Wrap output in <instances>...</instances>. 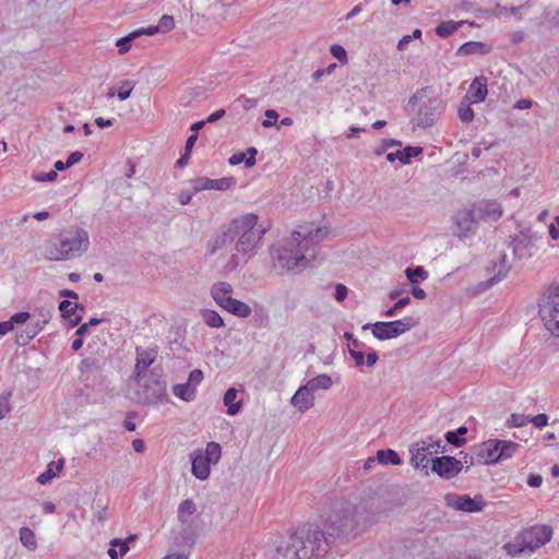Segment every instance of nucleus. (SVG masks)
Instances as JSON below:
<instances>
[{"mask_svg":"<svg viewBox=\"0 0 559 559\" xmlns=\"http://www.w3.org/2000/svg\"><path fill=\"white\" fill-rule=\"evenodd\" d=\"M326 234L328 231L320 227L300 226L288 238L272 246V258L281 270L287 272L304 270L316 259V246Z\"/></svg>","mask_w":559,"mask_h":559,"instance_id":"obj_1","label":"nucleus"},{"mask_svg":"<svg viewBox=\"0 0 559 559\" xmlns=\"http://www.w3.org/2000/svg\"><path fill=\"white\" fill-rule=\"evenodd\" d=\"M331 538L318 525L302 524L288 540L276 548L280 559H318L330 548Z\"/></svg>","mask_w":559,"mask_h":559,"instance_id":"obj_2","label":"nucleus"},{"mask_svg":"<svg viewBox=\"0 0 559 559\" xmlns=\"http://www.w3.org/2000/svg\"><path fill=\"white\" fill-rule=\"evenodd\" d=\"M258 215L247 214L234 219L235 239L234 253L230 254L225 269L235 270L253 257L261 245L266 229L258 225Z\"/></svg>","mask_w":559,"mask_h":559,"instance_id":"obj_3","label":"nucleus"},{"mask_svg":"<svg viewBox=\"0 0 559 559\" xmlns=\"http://www.w3.org/2000/svg\"><path fill=\"white\" fill-rule=\"evenodd\" d=\"M88 233L80 227L62 229L44 246V257L49 261H67L81 257L88 248Z\"/></svg>","mask_w":559,"mask_h":559,"instance_id":"obj_4","label":"nucleus"},{"mask_svg":"<svg viewBox=\"0 0 559 559\" xmlns=\"http://www.w3.org/2000/svg\"><path fill=\"white\" fill-rule=\"evenodd\" d=\"M366 521L362 506L342 501L335 504L325 524V531L331 539L350 538L358 534Z\"/></svg>","mask_w":559,"mask_h":559,"instance_id":"obj_5","label":"nucleus"},{"mask_svg":"<svg viewBox=\"0 0 559 559\" xmlns=\"http://www.w3.org/2000/svg\"><path fill=\"white\" fill-rule=\"evenodd\" d=\"M430 86L418 90L408 100L407 106L417 110L416 124L420 128H428L436 123L444 109V103L438 95H430Z\"/></svg>","mask_w":559,"mask_h":559,"instance_id":"obj_6","label":"nucleus"},{"mask_svg":"<svg viewBox=\"0 0 559 559\" xmlns=\"http://www.w3.org/2000/svg\"><path fill=\"white\" fill-rule=\"evenodd\" d=\"M222 454V448L217 442L211 441L205 449H197L190 454L191 473L200 479L205 480L211 473V465L216 464Z\"/></svg>","mask_w":559,"mask_h":559,"instance_id":"obj_7","label":"nucleus"},{"mask_svg":"<svg viewBox=\"0 0 559 559\" xmlns=\"http://www.w3.org/2000/svg\"><path fill=\"white\" fill-rule=\"evenodd\" d=\"M539 316L545 328L559 337V284L549 286L539 302Z\"/></svg>","mask_w":559,"mask_h":559,"instance_id":"obj_8","label":"nucleus"},{"mask_svg":"<svg viewBox=\"0 0 559 559\" xmlns=\"http://www.w3.org/2000/svg\"><path fill=\"white\" fill-rule=\"evenodd\" d=\"M144 378L143 394L145 403L158 404L167 402V382L163 377L162 370L153 368Z\"/></svg>","mask_w":559,"mask_h":559,"instance_id":"obj_9","label":"nucleus"},{"mask_svg":"<svg viewBox=\"0 0 559 559\" xmlns=\"http://www.w3.org/2000/svg\"><path fill=\"white\" fill-rule=\"evenodd\" d=\"M80 380L86 388L96 389L104 382L103 361L95 356L85 357L79 365Z\"/></svg>","mask_w":559,"mask_h":559,"instance_id":"obj_10","label":"nucleus"},{"mask_svg":"<svg viewBox=\"0 0 559 559\" xmlns=\"http://www.w3.org/2000/svg\"><path fill=\"white\" fill-rule=\"evenodd\" d=\"M444 500L448 507L468 513L479 512L486 506L481 495L472 498L468 495L447 493Z\"/></svg>","mask_w":559,"mask_h":559,"instance_id":"obj_11","label":"nucleus"},{"mask_svg":"<svg viewBox=\"0 0 559 559\" xmlns=\"http://www.w3.org/2000/svg\"><path fill=\"white\" fill-rule=\"evenodd\" d=\"M520 535L527 546V554H531L550 540L552 530L547 525H535L524 530Z\"/></svg>","mask_w":559,"mask_h":559,"instance_id":"obj_12","label":"nucleus"},{"mask_svg":"<svg viewBox=\"0 0 559 559\" xmlns=\"http://www.w3.org/2000/svg\"><path fill=\"white\" fill-rule=\"evenodd\" d=\"M463 468V462L451 455L437 456L431 460V471L439 477L451 479Z\"/></svg>","mask_w":559,"mask_h":559,"instance_id":"obj_13","label":"nucleus"},{"mask_svg":"<svg viewBox=\"0 0 559 559\" xmlns=\"http://www.w3.org/2000/svg\"><path fill=\"white\" fill-rule=\"evenodd\" d=\"M454 221L459 229L457 235L463 238L476 233L479 216L475 207L462 209L455 214Z\"/></svg>","mask_w":559,"mask_h":559,"instance_id":"obj_14","label":"nucleus"},{"mask_svg":"<svg viewBox=\"0 0 559 559\" xmlns=\"http://www.w3.org/2000/svg\"><path fill=\"white\" fill-rule=\"evenodd\" d=\"M136 362L133 369L132 378L140 382L145 376L146 370L154 364L157 358V347L143 348L141 346L135 347Z\"/></svg>","mask_w":559,"mask_h":559,"instance_id":"obj_15","label":"nucleus"},{"mask_svg":"<svg viewBox=\"0 0 559 559\" xmlns=\"http://www.w3.org/2000/svg\"><path fill=\"white\" fill-rule=\"evenodd\" d=\"M538 238L539 237L536 234L531 233L530 229L521 231L519 235L512 237L510 246L513 249L514 257L519 260L530 258L532 255V248Z\"/></svg>","mask_w":559,"mask_h":559,"instance_id":"obj_16","label":"nucleus"},{"mask_svg":"<svg viewBox=\"0 0 559 559\" xmlns=\"http://www.w3.org/2000/svg\"><path fill=\"white\" fill-rule=\"evenodd\" d=\"M236 242L235 239V229H234V219L229 223V225L222 230L221 234L216 235L215 238L211 239L207 242V252L210 254H216L219 251L228 250L234 251V245Z\"/></svg>","mask_w":559,"mask_h":559,"instance_id":"obj_17","label":"nucleus"},{"mask_svg":"<svg viewBox=\"0 0 559 559\" xmlns=\"http://www.w3.org/2000/svg\"><path fill=\"white\" fill-rule=\"evenodd\" d=\"M236 185L234 177H224L221 179H210L206 177H200L192 181V189L194 192L202 190H218L226 191Z\"/></svg>","mask_w":559,"mask_h":559,"instance_id":"obj_18","label":"nucleus"},{"mask_svg":"<svg viewBox=\"0 0 559 559\" xmlns=\"http://www.w3.org/2000/svg\"><path fill=\"white\" fill-rule=\"evenodd\" d=\"M432 443L424 440L413 443L409 448L411 464L415 468H426L428 464V456L432 454Z\"/></svg>","mask_w":559,"mask_h":559,"instance_id":"obj_19","label":"nucleus"},{"mask_svg":"<svg viewBox=\"0 0 559 559\" xmlns=\"http://www.w3.org/2000/svg\"><path fill=\"white\" fill-rule=\"evenodd\" d=\"M500 447V439H490L481 443L477 453L476 460L480 464H497L499 460H496Z\"/></svg>","mask_w":559,"mask_h":559,"instance_id":"obj_20","label":"nucleus"},{"mask_svg":"<svg viewBox=\"0 0 559 559\" xmlns=\"http://www.w3.org/2000/svg\"><path fill=\"white\" fill-rule=\"evenodd\" d=\"M24 325L25 328L19 330L15 334V343L19 346L27 345L46 326L43 322H40L37 319H29Z\"/></svg>","mask_w":559,"mask_h":559,"instance_id":"obj_21","label":"nucleus"},{"mask_svg":"<svg viewBox=\"0 0 559 559\" xmlns=\"http://www.w3.org/2000/svg\"><path fill=\"white\" fill-rule=\"evenodd\" d=\"M510 270H511V264L508 262L507 254L501 253L499 255L498 262H493L492 266L487 269V272L489 274H492V275H490V277L487 281L488 286H491L496 283L501 282L503 278L507 277Z\"/></svg>","mask_w":559,"mask_h":559,"instance_id":"obj_22","label":"nucleus"},{"mask_svg":"<svg viewBox=\"0 0 559 559\" xmlns=\"http://www.w3.org/2000/svg\"><path fill=\"white\" fill-rule=\"evenodd\" d=\"M487 94V79L484 75H479L472 81L466 98L468 102L478 104L486 99Z\"/></svg>","mask_w":559,"mask_h":559,"instance_id":"obj_23","label":"nucleus"},{"mask_svg":"<svg viewBox=\"0 0 559 559\" xmlns=\"http://www.w3.org/2000/svg\"><path fill=\"white\" fill-rule=\"evenodd\" d=\"M290 403L301 413H305L314 405L313 393L306 389L305 385H301L293 395Z\"/></svg>","mask_w":559,"mask_h":559,"instance_id":"obj_24","label":"nucleus"},{"mask_svg":"<svg viewBox=\"0 0 559 559\" xmlns=\"http://www.w3.org/2000/svg\"><path fill=\"white\" fill-rule=\"evenodd\" d=\"M76 309L84 310V306L81 304H73L70 300H62L59 302V310L61 312L62 318L69 320L70 326H76L82 321L81 314H75Z\"/></svg>","mask_w":559,"mask_h":559,"instance_id":"obj_25","label":"nucleus"},{"mask_svg":"<svg viewBox=\"0 0 559 559\" xmlns=\"http://www.w3.org/2000/svg\"><path fill=\"white\" fill-rule=\"evenodd\" d=\"M221 307L239 318H248L251 314V308L249 305L241 300L235 299L231 296L229 298H225Z\"/></svg>","mask_w":559,"mask_h":559,"instance_id":"obj_26","label":"nucleus"},{"mask_svg":"<svg viewBox=\"0 0 559 559\" xmlns=\"http://www.w3.org/2000/svg\"><path fill=\"white\" fill-rule=\"evenodd\" d=\"M421 153L423 147L408 145L402 151L389 153L386 155V160L393 163L399 159L403 165H407L411 163L412 158L419 156Z\"/></svg>","mask_w":559,"mask_h":559,"instance_id":"obj_27","label":"nucleus"},{"mask_svg":"<svg viewBox=\"0 0 559 559\" xmlns=\"http://www.w3.org/2000/svg\"><path fill=\"white\" fill-rule=\"evenodd\" d=\"M31 319L28 311H20L10 317L8 321L0 322V335L13 331L15 326L25 324Z\"/></svg>","mask_w":559,"mask_h":559,"instance_id":"obj_28","label":"nucleus"},{"mask_svg":"<svg viewBox=\"0 0 559 559\" xmlns=\"http://www.w3.org/2000/svg\"><path fill=\"white\" fill-rule=\"evenodd\" d=\"M491 48L481 41H466L459 47L456 50V56H469V55H487L489 53Z\"/></svg>","mask_w":559,"mask_h":559,"instance_id":"obj_29","label":"nucleus"},{"mask_svg":"<svg viewBox=\"0 0 559 559\" xmlns=\"http://www.w3.org/2000/svg\"><path fill=\"white\" fill-rule=\"evenodd\" d=\"M476 209V212L479 216V219L483 217H490L495 221L499 219L502 215V211L500 205L495 201H486L479 203Z\"/></svg>","mask_w":559,"mask_h":559,"instance_id":"obj_30","label":"nucleus"},{"mask_svg":"<svg viewBox=\"0 0 559 559\" xmlns=\"http://www.w3.org/2000/svg\"><path fill=\"white\" fill-rule=\"evenodd\" d=\"M372 335L379 341L395 338L393 326L389 321H379L372 325Z\"/></svg>","mask_w":559,"mask_h":559,"instance_id":"obj_31","label":"nucleus"},{"mask_svg":"<svg viewBox=\"0 0 559 559\" xmlns=\"http://www.w3.org/2000/svg\"><path fill=\"white\" fill-rule=\"evenodd\" d=\"M233 287L229 283L218 282L212 286L211 295L218 306H222L225 298H229Z\"/></svg>","mask_w":559,"mask_h":559,"instance_id":"obj_32","label":"nucleus"},{"mask_svg":"<svg viewBox=\"0 0 559 559\" xmlns=\"http://www.w3.org/2000/svg\"><path fill=\"white\" fill-rule=\"evenodd\" d=\"M173 393L185 402H191L195 399L197 390L189 382H186L174 385Z\"/></svg>","mask_w":559,"mask_h":559,"instance_id":"obj_33","label":"nucleus"},{"mask_svg":"<svg viewBox=\"0 0 559 559\" xmlns=\"http://www.w3.org/2000/svg\"><path fill=\"white\" fill-rule=\"evenodd\" d=\"M332 379L329 374L322 373L307 381L306 389L312 393L317 390H328L332 386Z\"/></svg>","mask_w":559,"mask_h":559,"instance_id":"obj_34","label":"nucleus"},{"mask_svg":"<svg viewBox=\"0 0 559 559\" xmlns=\"http://www.w3.org/2000/svg\"><path fill=\"white\" fill-rule=\"evenodd\" d=\"M389 322L393 326L396 337L409 331L412 328L418 324V320L414 319L413 317H404L403 319Z\"/></svg>","mask_w":559,"mask_h":559,"instance_id":"obj_35","label":"nucleus"},{"mask_svg":"<svg viewBox=\"0 0 559 559\" xmlns=\"http://www.w3.org/2000/svg\"><path fill=\"white\" fill-rule=\"evenodd\" d=\"M238 391L235 388H229L224 394V404L227 406V414L234 416L239 413L241 403H235Z\"/></svg>","mask_w":559,"mask_h":559,"instance_id":"obj_36","label":"nucleus"},{"mask_svg":"<svg viewBox=\"0 0 559 559\" xmlns=\"http://www.w3.org/2000/svg\"><path fill=\"white\" fill-rule=\"evenodd\" d=\"M520 444L510 441V440H500L499 453L496 456V460L499 462L511 459L513 454L519 450Z\"/></svg>","mask_w":559,"mask_h":559,"instance_id":"obj_37","label":"nucleus"},{"mask_svg":"<svg viewBox=\"0 0 559 559\" xmlns=\"http://www.w3.org/2000/svg\"><path fill=\"white\" fill-rule=\"evenodd\" d=\"M465 22L464 21H444L441 22L435 29L436 34L441 38H447L456 32Z\"/></svg>","mask_w":559,"mask_h":559,"instance_id":"obj_38","label":"nucleus"},{"mask_svg":"<svg viewBox=\"0 0 559 559\" xmlns=\"http://www.w3.org/2000/svg\"><path fill=\"white\" fill-rule=\"evenodd\" d=\"M377 461L378 463L383 465H400L402 463V460L397 452L392 449L377 451Z\"/></svg>","mask_w":559,"mask_h":559,"instance_id":"obj_39","label":"nucleus"},{"mask_svg":"<svg viewBox=\"0 0 559 559\" xmlns=\"http://www.w3.org/2000/svg\"><path fill=\"white\" fill-rule=\"evenodd\" d=\"M201 314L205 324L211 328H223L225 325L223 318L215 310L203 309Z\"/></svg>","mask_w":559,"mask_h":559,"instance_id":"obj_40","label":"nucleus"},{"mask_svg":"<svg viewBox=\"0 0 559 559\" xmlns=\"http://www.w3.org/2000/svg\"><path fill=\"white\" fill-rule=\"evenodd\" d=\"M20 540L23 546H25L29 550H34L37 547V540L34 532L29 527H21L20 532Z\"/></svg>","mask_w":559,"mask_h":559,"instance_id":"obj_41","label":"nucleus"},{"mask_svg":"<svg viewBox=\"0 0 559 559\" xmlns=\"http://www.w3.org/2000/svg\"><path fill=\"white\" fill-rule=\"evenodd\" d=\"M111 547L108 549V555L111 559H118L119 556H123L129 550V545L127 542L115 538L110 543Z\"/></svg>","mask_w":559,"mask_h":559,"instance_id":"obj_42","label":"nucleus"},{"mask_svg":"<svg viewBox=\"0 0 559 559\" xmlns=\"http://www.w3.org/2000/svg\"><path fill=\"white\" fill-rule=\"evenodd\" d=\"M197 511L195 503L191 499L183 500L178 508V520L187 523V516L192 515Z\"/></svg>","mask_w":559,"mask_h":559,"instance_id":"obj_43","label":"nucleus"},{"mask_svg":"<svg viewBox=\"0 0 559 559\" xmlns=\"http://www.w3.org/2000/svg\"><path fill=\"white\" fill-rule=\"evenodd\" d=\"M504 549L509 556L515 557L527 552V546L524 545L521 535L514 543H507Z\"/></svg>","mask_w":559,"mask_h":559,"instance_id":"obj_44","label":"nucleus"},{"mask_svg":"<svg viewBox=\"0 0 559 559\" xmlns=\"http://www.w3.org/2000/svg\"><path fill=\"white\" fill-rule=\"evenodd\" d=\"M405 276L412 284H415L418 282V278L425 281L428 277V272L425 270L424 266L418 265L415 267H407L405 270Z\"/></svg>","mask_w":559,"mask_h":559,"instance_id":"obj_45","label":"nucleus"},{"mask_svg":"<svg viewBox=\"0 0 559 559\" xmlns=\"http://www.w3.org/2000/svg\"><path fill=\"white\" fill-rule=\"evenodd\" d=\"M471 103L467 99L463 100L457 108L459 118L464 123H469L474 119V110L469 106Z\"/></svg>","mask_w":559,"mask_h":559,"instance_id":"obj_46","label":"nucleus"},{"mask_svg":"<svg viewBox=\"0 0 559 559\" xmlns=\"http://www.w3.org/2000/svg\"><path fill=\"white\" fill-rule=\"evenodd\" d=\"M12 391H5L0 395V419L4 418L11 412L10 399Z\"/></svg>","mask_w":559,"mask_h":559,"instance_id":"obj_47","label":"nucleus"},{"mask_svg":"<svg viewBox=\"0 0 559 559\" xmlns=\"http://www.w3.org/2000/svg\"><path fill=\"white\" fill-rule=\"evenodd\" d=\"M411 304L408 296L400 298L390 309L384 312V317L392 318L397 314V311Z\"/></svg>","mask_w":559,"mask_h":559,"instance_id":"obj_48","label":"nucleus"},{"mask_svg":"<svg viewBox=\"0 0 559 559\" xmlns=\"http://www.w3.org/2000/svg\"><path fill=\"white\" fill-rule=\"evenodd\" d=\"M51 311L47 308L40 307L36 308L33 313H31V319H37L43 322L45 325L49 323L51 320Z\"/></svg>","mask_w":559,"mask_h":559,"instance_id":"obj_49","label":"nucleus"},{"mask_svg":"<svg viewBox=\"0 0 559 559\" xmlns=\"http://www.w3.org/2000/svg\"><path fill=\"white\" fill-rule=\"evenodd\" d=\"M135 86V82L133 81H130V80H126L123 82H121V85L119 87V91H118V98L120 100H126L130 97V94L132 92V90L134 88Z\"/></svg>","mask_w":559,"mask_h":559,"instance_id":"obj_50","label":"nucleus"},{"mask_svg":"<svg viewBox=\"0 0 559 559\" xmlns=\"http://www.w3.org/2000/svg\"><path fill=\"white\" fill-rule=\"evenodd\" d=\"M136 38L135 35H133V32L130 33L129 35L124 36V37H121L117 40L116 43V46L118 47V51L120 55H123L126 53L127 51H129L130 47H131V43L132 40H134Z\"/></svg>","mask_w":559,"mask_h":559,"instance_id":"obj_51","label":"nucleus"},{"mask_svg":"<svg viewBox=\"0 0 559 559\" xmlns=\"http://www.w3.org/2000/svg\"><path fill=\"white\" fill-rule=\"evenodd\" d=\"M55 462L48 464L47 469L37 477V481L40 485L48 484L53 477L57 476V471L53 469Z\"/></svg>","mask_w":559,"mask_h":559,"instance_id":"obj_52","label":"nucleus"},{"mask_svg":"<svg viewBox=\"0 0 559 559\" xmlns=\"http://www.w3.org/2000/svg\"><path fill=\"white\" fill-rule=\"evenodd\" d=\"M157 26L162 33H167L175 27V20L171 15L164 14L159 19Z\"/></svg>","mask_w":559,"mask_h":559,"instance_id":"obj_53","label":"nucleus"},{"mask_svg":"<svg viewBox=\"0 0 559 559\" xmlns=\"http://www.w3.org/2000/svg\"><path fill=\"white\" fill-rule=\"evenodd\" d=\"M331 55L336 58L342 64L347 63V52L341 45H332L330 48Z\"/></svg>","mask_w":559,"mask_h":559,"instance_id":"obj_54","label":"nucleus"},{"mask_svg":"<svg viewBox=\"0 0 559 559\" xmlns=\"http://www.w3.org/2000/svg\"><path fill=\"white\" fill-rule=\"evenodd\" d=\"M58 177V174L56 170H50L48 173H33L32 179L37 182H48L53 181Z\"/></svg>","mask_w":559,"mask_h":559,"instance_id":"obj_55","label":"nucleus"},{"mask_svg":"<svg viewBox=\"0 0 559 559\" xmlns=\"http://www.w3.org/2000/svg\"><path fill=\"white\" fill-rule=\"evenodd\" d=\"M445 440L454 447H462L466 442L465 437H459L454 431L450 430L445 433Z\"/></svg>","mask_w":559,"mask_h":559,"instance_id":"obj_56","label":"nucleus"},{"mask_svg":"<svg viewBox=\"0 0 559 559\" xmlns=\"http://www.w3.org/2000/svg\"><path fill=\"white\" fill-rule=\"evenodd\" d=\"M508 421L513 427H523L530 423V417L522 414H512Z\"/></svg>","mask_w":559,"mask_h":559,"instance_id":"obj_57","label":"nucleus"},{"mask_svg":"<svg viewBox=\"0 0 559 559\" xmlns=\"http://www.w3.org/2000/svg\"><path fill=\"white\" fill-rule=\"evenodd\" d=\"M349 355L354 359L356 367L365 366V353L364 349H355L349 346Z\"/></svg>","mask_w":559,"mask_h":559,"instance_id":"obj_58","label":"nucleus"},{"mask_svg":"<svg viewBox=\"0 0 559 559\" xmlns=\"http://www.w3.org/2000/svg\"><path fill=\"white\" fill-rule=\"evenodd\" d=\"M265 117H266V119H264L262 121V126L264 128H270V127L275 126V123H276V121L278 119V114L274 109H266L265 110Z\"/></svg>","mask_w":559,"mask_h":559,"instance_id":"obj_59","label":"nucleus"},{"mask_svg":"<svg viewBox=\"0 0 559 559\" xmlns=\"http://www.w3.org/2000/svg\"><path fill=\"white\" fill-rule=\"evenodd\" d=\"M203 380V372L200 369H193L188 378V381L195 390L197 386L202 382Z\"/></svg>","mask_w":559,"mask_h":559,"instance_id":"obj_60","label":"nucleus"},{"mask_svg":"<svg viewBox=\"0 0 559 559\" xmlns=\"http://www.w3.org/2000/svg\"><path fill=\"white\" fill-rule=\"evenodd\" d=\"M157 33H160L159 28L157 25H152V26H148V27H142V28H139L136 31H133V35L138 37H140L141 35H148V36H152V35H155Z\"/></svg>","mask_w":559,"mask_h":559,"instance_id":"obj_61","label":"nucleus"},{"mask_svg":"<svg viewBox=\"0 0 559 559\" xmlns=\"http://www.w3.org/2000/svg\"><path fill=\"white\" fill-rule=\"evenodd\" d=\"M530 423H533L537 428H543L548 424V416L546 414H538L530 417Z\"/></svg>","mask_w":559,"mask_h":559,"instance_id":"obj_62","label":"nucleus"},{"mask_svg":"<svg viewBox=\"0 0 559 559\" xmlns=\"http://www.w3.org/2000/svg\"><path fill=\"white\" fill-rule=\"evenodd\" d=\"M347 287L343 284H337L335 286V294H334V297L337 301L342 302L346 299L347 297Z\"/></svg>","mask_w":559,"mask_h":559,"instance_id":"obj_63","label":"nucleus"},{"mask_svg":"<svg viewBox=\"0 0 559 559\" xmlns=\"http://www.w3.org/2000/svg\"><path fill=\"white\" fill-rule=\"evenodd\" d=\"M246 160H247V154L243 152L235 153L228 159L229 164L233 166L239 165L241 163H243L246 165Z\"/></svg>","mask_w":559,"mask_h":559,"instance_id":"obj_64","label":"nucleus"}]
</instances>
